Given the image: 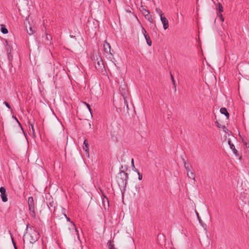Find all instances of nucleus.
<instances>
[{
    "mask_svg": "<svg viewBox=\"0 0 249 249\" xmlns=\"http://www.w3.org/2000/svg\"><path fill=\"white\" fill-rule=\"evenodd\" d=\"M13 117L15 119V120H16V121L18 123V124L20 125V124L19 123V121L17 119V118L15 116H13Z\"/></svg>",
    "mask_w": 249,
    "mask_h": 249,
    "instance_id": "obj_35",
    "label": "nucleus"
},
{
    "mask_svg": "<svg viewBox=\"0 0 249 249\" xmlns=\"http://www.w3.org/2000/svg\"><path fill=\"white\" fill-rule=\"evenodd\" d=\"M156 11H157V13H158L159 14L160 16V13L162 12V11L160 9H156Z\"/></svg>",
    "mask_w": 249,
    "mask_h": 249,
    "instance_id": "obj_34",
    "label": "nucleus"
},
{
    "mask_svg": "<svg viewBox=\"0 0 249 249\" xmlns=\"http://www.w3.org/2000/svg\"><path fill=\"white\" fill-rule=\"evenodd\" d=\"M124 103L126 106L127 111L129 110L128 104V99H124Z\"/></svg>",
    "mask_w": 249,
    "mask_h": 249,
    "instance_id": "obj_23",
    "label": "nucleus"
},
{
    "mask_svg": "<svg viewBox=\"0 0 249 249\" xmlns=\"http://www.w3.org/2000/svg\"><path fill=\"white\" fill-rule=\"evenodd\" d=\"M171 80H172V82L173 84L175 85V81L173 76L171 74Z\"/></svg>",
    "mask_w": 249,
    "mask_h": 249,
    "instance_id": "obj_30",
    "label": "nucleus"
},
{
    "mask_svg": "<svg viewBox=\"0 0 249 249\" xmlns=\"http://www.w3.org/2000/svg\"><path fill=\"white\" fill-rule=\"evenodd\" d=\"M244 144L245 146V148L248 149V152L249 154V143L247 142H244Z\"/></svg>",
    "mask_w": 249,
    "mask_h": 249,
    "instance_id": "obj_24",
    "label": "nucleus"
},
{
    "mask_svg": "<svg viewBox=\"0 0 249 249\" xmlns=\"http://www.w3.org/2000/svg\"><path fill=\"white\" fill-rule=\"evenodd\" d=\"M29 229H30L32 231L30 233L29 240L30 243L34 244L39 238L40 235L39 233L35 230L33 226H30L29 224L27 225L26 230L27 231Z\"/></svg>",
    "mask_w": 249,
    "mask_h": 249,
    "instance_id": "obj_2",
    "label": "nucleus"
},
{
    "mask_svg": "<svg viewBox=\"0 0 249 249\" xmlns=\"http://www.w3.org/2000/svg\"><path fill=\"white\" fill-rule=\"evenodd\" d=\"M64 216H65V217L66 218L67 220L68 221H71V220H70V218L69 217H67V216L66 215V214H64Z\"/></svg>",
    "mask_w": 249,
    "mask_h": 249,
    "instance_id": "obj_33",
    "label": "nucleus"
},
{
    "mask_svg": "<svg viewBox=\"0 0 249 249\" xmlns=\"http://www.w3.org/2000/svg\"><path fill=\"white\" fill-rule=\"evenodd\" d=\"M28 204L30 211V214L34 218H36V213L35 211V203L34 198L32 196H30L28 199Z\"/></svg>",
    "mask_w": 249,
    "mask_h": 249,
    "instance_id": "obj_3",
    "label": "nucleus"
},
{
    "mask_svg": "<svg viewBox=\"0 0 249 249\" xmlns=\"http://www.w3.org/2000/svg\"><path fill=\"white\" fill-rule=\"evenodd\" d=\"M139 177H138V178L140 180H142V174H140V172L139 173H137Z\"/></svg>",
    "mask_w": 249,
    "mask_h": 249,
    "instance_id": "obj_29",
    "label": "nucleus"
},
{
    "mask_svg": "<svg viewBox=\"0 0 249 249\" xmlns=\"http://www.w3.org/2000/svg\"><path fill=\"white\" fill-rule=\"evenodd\" d=\"M94 63L95 68L98 71L102 70L104 68L103 61L100 57L97 58Z\"/></svg>",
    "mask_w": 249,
    "mask_h": 249,
    "instance_id": "obj_7",
    "label": "nucleus"
},
{
    "mask_svg": "<svg viewBox=\"0 0 249 249\" xmlns=\"http://www.w3.org/2000/svg\"><path fill=\"white\" fill-rule=\"evenodd\" d=\"M0 31L4 34H7L8 32L7 29L4 25H1Z\"/></svg>",
    "mask_w": 249,
    "mask_h": 249,
    "instance_id": "obj_18",
    "label": "nucleus"
},
{
    "mask_svg": "<svg viewBox=\"0 0 249 249\" xmlns=\"http://www.w3.org/2000/svg\"><path fill=\"white\" fill-rule=\"evenodd\" d=\"M160 18L164 29L166 30L169 27L168 20L162 12L160 13Z\"/></svg>",
    "mask_w": 249,
    "mask_h": 249,
    "instance_id": "obj_6",
    "label": "nucleus"
},
{
    "mask_svg": "<svg viewBox=\"0 0 249 249\" xmlns=\"http://www.w3.org/2000/svg\"><path fill=\"white\" fill-rule=\"evenodd\" d=\"M142 31L146 41L147 45L149 46H151L152 45V41L151 40L148 34L147 33V32L143 27H142Z\"/></svg>",
    "mask_w": 249,
    "mask_h": 249,
    "instance_id": "obj_8",
    "label": "nucleus"
},
{
    "mask_svg": "<svg viewBox=\"0 0 249 249\" xmlns=\"http://www.w3.org/2000/svg\"><path fill=\"white\" fill-rule=\"evenodd\" d=\"M196 215L197 216L198 218H199L198 213L196 211Z\"/></svg>",
    "mask_w": 249,
    "mask_h": 249,
    "instance_id": "obj_38",
    "label": "nucleus"
},
{
    "mask_svg": "<svg viewBox=\"0 0 249 249\" xmlns=\"http://www.w3.org/2000/svg\"><path fill=\"white\" fill-rule=\"evenodd\" d=\"M46 38L48 40H49L50 39H52V36H51L50 35L46 34Z\"/></svg>",
    "mask_w": 249,
    "mask_h": 249,
    "instance_id": "obj_31",
    "label": "nucleus"
},
{
    "mask_svg": "<svg viewBox=\"0 0 249 249\" xmlns=\"http://www.w3.org/2000/svg\"><path fill=\"white\" fill-rule=\"evenodd\" d=\"M131 164H132V167L135 166H134V160H133V159H132V160H131Z\"/></svg>",
    "mask_w": 249,
    "mask_h": 249,
    "instance_id": "obj_36",
    "label": "nucleus"
},
{
    "mask_svg": "<svg viewBox=\"0 0 249 249\" xmlns=\"http://www.w3.org/2000/svg\"><path fill=\"white\" fill-rule=\"evenodd\" d=\"M70 229L73 234H76L78 238H79L78 231L76 228L75 224L72 222H71V227L70 228Z\"/></svg>",
    "mask_w": 249,
    "mask_h": 249,
    "instance_id": "obj_10",
    "label": "nucleus"
},
{
    "mask_svg": "<svg viewBox=\"0 0 249 249\" xmlns=\"http://www.w3.org/2000/svg\"><path fill=\"white\" fill-rule=\"evenodd\" d=\"M120 93L124 99H129V93L126 85L123 84L120 87Z\"/></svg>",
    "mask_w": 249,
    "mask_h": 249,
    "instance_id": "obj_4",
    "label": "nucleus"
},
{
    "mask_svg": "<svg viewBox=\"0 0 249 249\" xmlns=\"http://www.w3.org/2000/svg\"><path fill=\"white\" fill-rule=\"evenodd\" d=\"M11 238H12V243H13V246L14 247V248L15 249H18L17 246H16V243L14 241V239L12 237V236H11Z\"/></svg>",
    "mask_w": 249,
    "mask_h": 249,
    "instance_id": "obj_25",
    "label": "nucleus"
},
{
    "mask_svg": "<svg viewBox=\"0 0 249 249\" xmlns=\"http://www.w3.org/2000/svg\"><path fill=\"white\" fill-rule=\"evenodd\" d=\"M4 104L6 106V107L9 109L11 108L10 106L9 105V104L7 102H4Z\"/></svg>",
    "mask_w": 249,
    "mask_h": 249,
    "instance_id": "obj_27",
    "label": "nucleus"
},
{
    "mask_svg": "<svg viewBox=\"0 0 249 249\" xmlns=\"http://www.w3.org/2000/svg\"><path fill=\"white\" fill-rule=\"evenodd\" d=\"M27 32L30 35H32L34 33L35 30H33L32 27H30L29 30H27Z\"/></svg>",
    "mask_w": 249,
    "mask_h": 249,
    "instance_id": "obj_21",
    "label": "nucleus"
},
{
    "mask_svg": "<svg viewBox=\"0 0 249 249\" xmlns=\"http://www.w3.org/2000/svg\"><path fill=\"white\" fill-rule=\"evenodd\" d=\"M0 196L3 202H5L8 200V198L7 197V196L6 195V193L4 194H1Z\"/></svg>",
    "mask_w": 249,
    "mask_h": 249,
    "instance_id": "obj_17",
    "label": "nucleus"
},
{
    "mask_svg": "<svg viewBox=\"0 0 249 249\" xmlns=\"http://www.w3.org/2000/svg\"><path fill=\"white\" fill-rule=\"evenodd\" d=\"M102 203L105 209L106 207H109V201L108 198L104 195H103V197H102Z\"/></svg>",
    "mask_w": 249,
    "mask_h": 249,
    "instance_id": "obj_12",
    "label": "nucleus"
},
{
    "mask_svg": "<svg viewBox=\"0 0 249 249\" xmlns=\"http://www.w3.org/2000/svg\"><path fill=\"white\" fill-rule=\"evenodd\" d=\"M220 124H218V127H220Z\"/></svg>",
    "mask_w": 249,
    "mask_h": 249,
    "instance_id": "obj_44",
    "label": "nucleus"
},
{
    "mask_svg": "<svg viewBox=\"0 0 249 249\" xmlns=\"http://www.w3.org/2000/svg\"><path fill=\"white\" fill-rule=\"evenodd\" d=\"M145 13L146 14H145L144 16L146 19H147L150 22H152L153 19L152 18L151 16L150 15V13L148 11H145Z\"/></svg>",
    "mask_w": 249,
    "mask_h": 249,
    "instance_id": "obj_15",
    "label": "nucleus"
},
{
    "mask_svg": "<svg viewBox=\"0 0 249 249\" xmlns=\"http://www.w3.org/2000/svg\"><path fill=\"white\" fill-rule=\"evenodd\" d=\"M83 144V150H84L87 153H89V144L87 140L84 141Z\"/></svg>",
    "mask_w": 249,
    "mask_h": 249,
    "instance_id": "obj_16",
    "label": "nucleus"
},
{
    "mask_svg": "<svg viewBox=\"0 0 249 249\" xmlns=\"http://www.w3.org/2000/svg\"><path fill=\"white\" fill-rule=\"evenodd\" d=\"M0 193L1 194H4L6 193V189L4 187H1L0 188Z\"/></svg>",
    "mask_w": 249,
    "mask_h": 249,
    "instance_id": "obj_22",
    "label": "nucleus"
},
{
    "mask_svg": "<svg viewBox=\"0 0 249 249\" xmlns=\"http://www.w3.org/2000/svg\"><path fill=\"white\" fill-rule=\"evenodd\" d=\"M190 172H192L190 170V171H189V173H190Z\"/></svg>",
    "mask_w": 249,
    "mask_h": 249,
    "instance_id": "obj_42",
    "label": "nucleus"
},
{
    "mask_svg": "<svg viewBox=\"0 0 249 249\" xmlns=\"http://www.w3.org/2000/svg\"><path fill=\"white\" fill-rule=\"evenodd\" d=\"M222 20L223 21L224 20V19L223 18H222Z\"/></svg>",
    "mask_w": 249,
    "mask_h": 249,
    "instance_id": "obj_41",
    "label": "nucleus"
},
{
    "mask_svg": "<svg viewBox=\"0 0 249 249\" xmlns=\"http://www.w3.org/2000/svg\"><path fill=\"white\" fill-rule=\"evenodd\" d=\"M220 124H218V127H220Z\"/></svg>",
    "mask_w": 249,
    "mask_h": 249,
    "instance_id": "obj_43",
    "label": "nucleus"
},
{
    "mask_svg": "<svg viewBox=\"0 0 249 249\" xmlns=\"http://www.w3.org/2000/svg\"><path fill=\"white\" fill-rule=\"evenodd\" d=\"M108 2H109V3H110V2H111V0H108Z\"/></svg>",
    "mask_w": 249,
    "mask_h": 249,
    "instance_id": "obj_40",
    "label": "nucleus"
},
{
    "mask_svg": "<svg viewBox=\"0 0 249 249\" xmlns=\"http://www.w3.org/2000/svg\"><path fill=\"white\" fill-rule=\"evenodd\" d=\"M145 11H147L146 9H143L142 10V14L145 15V14H146V13H145Z\"/></svg>",
    "mask_w": 249,
    "mask_h": 249,
    "instance_id": "obj_37",
    "label": "nucleus"
},
{
    "mask_svg": "<svg viewBox=\"0 0 249 249\" xmlns=\"http://www.w3.org/2000/svg\"><path fill=\"white\" fill-rule=\"evenodd\" d=\"M183 160L184 167L187 171V177L189 178L192 179L194 181V182H195L196 179H195V175L194 173V172H190V173H189V171H190V167H192V166H189L188 165H187L186 161H185V160L184 159H183Z\"/></svg>",
    "mask_w": 249,
    "mask_h": 249,
    "instance_id": "obj_5",
    "label": "nucleus"
},
{
    "mask_svg": "<svg viewBox=\"0 0 249 249\" xmlns=\"http://www.w3.org/2000/svg\"><path fill=\"white\" fill-rule=\"evenodd\" d=\"M117 178V182L119 186L125 187L128 178V174L123 171H121L118 174Z\"/></svg>",
    "mask_w": 249,
    "mask_h": 249,
    "instance_id": "obj_1",
    "label": "nucleus"
},
{
    "mask_svg": "<svg viewBox=\"0 0 249 249\" xmlns=\"http://www.w3.org/2000/svg\"><path fill=\"white\" fill-rule=\"evenodd\" d=\"M228 143L230 145L231 149L232 150V152L234 154V155L237 157L239 156L238 153V151L236 149L235 146L233 144H232L231 142V141L230 140L228 141Z\"/></svg>",
    "mask_w": 249,
    "mask_h": 249,
    "instance_id": "obj_11",
    "label": "nucleus"
},
{
    "mask_svg": "<svg viewBox=\"0 0 249 249\" xmlns=\"http://www.w3.org/2000/svg\"><path fill=\"white\" fill-rule=\"evenodd\" d=\"M218 9H219L218 10L220 12H221L223 11V7L221 4H219Z\"/></svg>",
    "mask_w": 249,
    "mask_h": 249,
    "instance_id": "obj_26",
    "label": "nucleus"
},
{
    "mask_svg": "<svg viewBox=\"0 0 249 249\" xmlns=\"http://www.w3.org/2000/svg\"><path fill=\"white\" fill-rule=\"evenodd\" d=\"M107 245L108 246L109 249H116L114 247V245L112 244L111 241H109L107 242Z\"/></svg>",
    "mask_w": 249,
    "mask_h": 249,
    "instance_id": "obj_20",
    "label": "nucleus"
},
{
    "mask_svg": "<svg viewBox=\"0 0 249 249\" xmlns=\"http://www.w3.org/2000/svg\"><path fill=\"white\" fill-rule=\"evenodd\" d=\"M85 104V105H86V106L88 108L89 111H90V112L91 113V109L90 108V106L89 104H87V103L85 102L84 103Z\"/></svg>",
    "mask_w": 249,
    "mask_h": 249,
    "instance_id": "obj_28",
    "label": "nucleus"
},
{
    "mask_svg": "<svg viewBox=\"0 0 249 249\" xmlns=\"http://www.w3.org/2000/svg\"><path fill=\"white\" fill-rule=\"evenodd\" d=\"M220 112L221 114L225 115L227 119L229 118L230 114L225 107L221 108Z\"/></svg>",
    "mask_w": 249,
    "mask_h": 249,
    "instance_id": "obj_13",
    "label": "nucleus"
},
{
    "mask_svg": "<svg viewBox=\"0 0 249 249\" xmlns=\"http://www.w3.org/2000/svg\"><path fill=\"white\" fill-rule=\"evenodd\" d=\"M222 128L224 129V130L225 131H226V130H225V129H226V127H225V126H223V127H222Z\"/></svg>",
    "mask_w": 249,
    "mask_h": 249,
    "instance_id": "obj_39",
    "label": "nucleus"
},
{
    "mask_svg": "<svg viewBox=\"0 0 249 249\" xmlns=\"http://www.w3.org/2000/svg\"><path fill=\"white\" fill-rule=\"evenodd\" d=\"M6 50L8 56V57H9V55L11 53L12 47L10 44L7 41H6Z\"/></svg>",
    "mask_w": 249,
    "mask_h": 249,
    "instance_id": "obj_14",
    "label": "nucleus"
},
{
    "mask_svg": "<svg viewBox=\"0 0 249 249\" xmlns=\"http://www.w3.org/2000/svg\"><path fill=\"white\" fill-rule=\"evenodd\" d=\"M104 50L105 53L107 54H111L112 55L113 53L111 52V47L110 44L107 43L106 41L104 42Z\"/></svg>",
    "mask_w": 249,
    "mask_h": 249,
    "instance_id": "obj_9",
    "label": "nucleus"
},
{
    "mask_svg": "<svg viewBox=\"0 0 249 249\" xmlns=\"http://www.w3.org/2000/svg\"><path fill=\"white\" fill-rule=\"evenodd\" d=\"M31 129H30V132L31 133H32L33 136L34 137H36V134H35V132L34 126L33 124H31Z\"/></svg>",
    "mask_w": 249,
    "mask_h": 249,
    "instance_id": "obj_19",
    "label": "nucleus"
},
{
    "mask_svg": "<svg viewBox=\"0 0 249 249\" xmlns=\"http://www.w3.org/2000/svg\"><path fill=\"white\" fill-rule=\"evenodd\" d=\"M132 170H133L134 171H135V172H137V173H139V171L138 169H136V168H135V166H134L133 167H132Z\"/></svg>",
    "mask_w": 249,
    "mask_h": 249,
    "instance_id": "obj_32",
    "label": "nucleus"
}]
</instances>
